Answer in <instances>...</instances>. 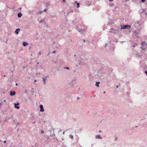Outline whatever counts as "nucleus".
Masks as SVG:
<instances>
[{
	"label": "nucleus",
	"instance_id": "obj_12",
	"mask_svg": "<svg viewBox=\"0 0 147 147\" xmlns=\"http://www.w3.org/2000/svg\"><path fill=\"white\" fill-rule=\"evenodd\" d=\"M42 12V11H40L38 12V14H40Z\"/></svg>",
	"mask_w": 147,
	"mask_h": 147
},
{
	"label": "nucleus",
	"instance_id": "obj_15",
	"mask_svg": "<svg viewBox=\"0 0 147 147\" xmlns=\"http://www.w3.org/2000/svg\"><path fill=\"white\" fill-rule=\"evenodd\" d=\"M69 137H70V138H73V136L72 135H70L69 136Z\"/></svg>",
	"mask_w": 147,
	"mask_h": 147
},
{
	"label": "nucleus",
	"instance_id": "obj_31",
	"mask_svg": "<svg viewBox=\"0 0 147 147\" xmlns=\"http://www.w3.org/2000/svg\"><path fill=\"white\" fill-rule=\"evenodd\" d=\"M4 102H6V100H5L4 101Z\"/></svg>",
	"mask_w": 147,
	"mask_h": 147
},
{
	"label": "nucleus",
	"instance_id": "obj_35",
	"mask_svg": "<svg viewBox=\"0 0 147 147\" xmlns=\"http://www.w3.org/2000/svg\"><path fill=\"white\" fill-rule=\"evenodd\" d=\"M84 42H85V40H84Z\"/></svg>",
	"mask_w": 147,
	"mask_h": 147
},
{
	"label": "nucleus",
	"instance_id": "obj_21",
	"mask_svg": "<svg viewBox=\"0 0 147 147\" xmlns=\"http://www.w3.org/2000/svg\"><path fill=\"white\" fill-rule=\"evenodd\" d=\"M38 53H39V55H41V52L40 51V52H39Z\"/></svg>",
	"mask_w": 147,
	"mask_h": 147
},
{
	"label": "nucleus",
	"instance_id": "obj_14",
	"mask_svg": "<svg viewBox=\"0 0 147 147\" xmlns=\"http://www.w3.org/2000/svg\"><path fill=\"white\" fill-rule=\"evenodd\" d=\"M49 5V3H47L46 4V6H48Z\"/></svg>",
	"mask_w": 147,
	"mask_h": 147
},
{
	"label": "nucleus",
	"instance_id": "obj_41",
	"mask_svg": "<svg viewBox=\"0 0 147 147\" xmlns=\"http://www.w3.org/2000/svg\"><path fill=\"white\" fill-rule=\"evenodd\" d=\"M10 147H11V146H10Z\"/></svg>",
	"mask_w": 147,
	"mask_h": 147
},
{
	"label": "nucleus",
	"instance_id": "obj_23",
	"mask_svg": "<svg viewBox=\"0 0 147 147\" xmlns=\"http://www.w3.org/2000/svg\"><path fill=\"white\" fill-rule=\"evenodd\" d=\"M56 52L55 51H53V53H55Z\"/></svg>",
	"mask_w": 147,
	"mask_h": 147
},
{
	"label": "nucleus",
	"instance_id": "obj_30",
	"mask_svg": "<svg viewBox=\"0 0 147 147\" xmlns=\"http://www.w3.org/2000/svg\"><path fill=\"white\" fill-rule=\"evenodd\" d=\"M36 80H34V82H35L36 81Z\"/></svg>",
	"mask_w": 147,
	"mask_h": 147
},
{
	"label": "nucleus",
	"instance_id": "obj_29",
	"mask_svg": "<svg viewBox=\"0 0 147 147\" xmlns=\"http://www.w3.org/2000/svg\"><path fill=\"white\" fill-rule=\"evenodd\" d=\"M19 105V103H18L17 104H16V105Z\"/></svg>",
	"mask_w": 147,
	"mask_h": 147
},
{
	"label": "nucleus",
	"instance_id": "obj_2",
	"mask_svg": "<svg viewBox=\"0 0 147 147\" xmlns=\"http://www.w3.org/2000/svg\"><path fill=\"white\" fill-rule=\"evenodd\" d=\"M131 27L130 26H129L128 25H123L121 26V29H125L126 28L130 29Z\"/></svg>",
	"mask_w": 147,
	"mask_h": 147
},
{
	"label": "nucleus",
	"instance_id": "obj_18",
	"mask_svg": "<svg viewBox=\"0 0 147 147\" xmlns=\"http://www.w3.org/2000/svg\"><path fill=\"white\" fill-rule=\"evenodd\" d=\"M81 33H83V31L82 30H80V31H79Z\"/></svg>",
	"mask_w": 147,
	"mask_h": 147
},
{
	"label": "nucleus",
	"instance_id": "obj_11",
	"mask_svg": "<svg viewBox=\"0 0 147 147\" xmlns=\"http://www.w3.org/2000/svg\"><path fill=\"white\" fill-rule=\"evenodd\" d=\"M43 79V81H44V84H45V81L46 79V78H42Z\"/></svg>",
	"mask_w": 147,
	"mask_h": 147
},
{
	"label": "nucleus",
	"instance_id": "obj_9",
	"mask_svg": "<svg viewBox=\"0 0 147 147\" xmlns=\"http://www.w3.org/2000/svg\"><path fill=\"white\" fill-rule=\"evenodd\" d=\"M15 108H17L18 109H19L20 108V107L19 106H16V104L15 103Z\"/></svg>",
	"mask_w": 147,
	"mask_h": 147
},
{
	"label": "nucleus",
	"instance_id": "obj_8",
	"mask_svg": "<svg viewBox=\"0 0 147 147\" xmlns=\"http://www.w3.org/2000/svg\"><path fill=\"white\" fill-rule=\"evenodd\" d=\"M22 15L21 13H19L18 14V16L19 18H20L21 17Z\"/></svg>",
	"mask_w": 147,
	"mask_h": 147
},
{
	"label": "nucleus",
	"instance_id": "obj_39",
	"mask_svg": "<svg viewBox=\"0 0 147 147\" xmlns=\"http://www.w3.org/2000/svg\"><path fill=\"white\" fill-rule=\"evenodd\" d=\"M99 132H100V131H99Z\"/></svg>",
	"mask_w": 147,
	"mask_h": 147
},
{
	"label": "nucleus",
	"instance_id": "obj_6",
	"mask_svg": "<svg viewBox=\"0 0 147 147\" xmlns=\"http://www.w3.org/2000/svg\"><path fill=\"white\" fill-rule=\"evenodd\" d=\"M28 44V43L25 42H23L22 44V45L24 46H26Z\"/></svg>",
	"mask_w": 147,
	"mask_h": 147
},
{
	"label": "nucleus",
	"instance_id": "obj_40",
	"mask_svg": "<svg viewBox=\"0 0 147 147\" xmlns=\"http://www.w3.org/2000/svg\"><path fill=\"white\" fill-rule=\"evenodd\" d=\"M109 1H110V0H109Z\"/></svg>",
	"mask_w": 147,
	"mask_h": 147
},
{
	"label": "nucleus",
	"instance_id": "obj_7",
	"mask_svg": "<svg viewBox=\"0 0 147 147\" xmlns=\"http://www.w3.org/2000/svg\"><path fill=\"white\" fill-rule=\"evenodd\" d=\"M100 84L99 82H96V86L97 87H98L99 86V84Z\"/></svg>",
	"mask_w": 147,
	"mask_h": 147
},
{
	"label": "nucleus",
	"instance_id": "obj_5",
	"mask_svg": "<svg viewBox=\"0 0 147 147\" xmlns=\"http://www.w3.org/2000/svg\"><path fill=\"white\" fill-rule=\"evenodd\" d=\"M20 29L19 28L16 29V30L15 31V32L17 34H18L19 33V32L20 31Z\"/></svg>",
	"mask_w": 147,
	"mask_h": 147
},
{
	"label": "nucleus",
	"instance_id": "obj_10",
	"mask_svg": "<svg viewBox=\"0 0 147 147\" xmlns=\"http://www.w3.org/2000/svg\"><path fill=\"white\" fill-rule=\"evenodd\" d=\"M96 139H99V138H102L100 137V135H97L96 136Z\"/></svg>",
	"mask_w": 147,
	"mask_h": 147
},
{
	"label": "nucleus",
	"instance_id": "obj_37",
	"mask_svg": "<svg viewBox=\"0 0 147 147\" xmlns=\"http://www.w3.org/2000/svg\"><path fill=\"white\" fill-rule=\"evenodd\" d=\"M77 3V1H76V2H75V3Z\"/></svg>",
	"mask_w": 147,
	"mask_h": 147
},
{
	"label": "nucleus",
	"instance_id": "obj_36",
	"mask_svg": "<svg viewBox=\"0 0 147 147\" xmlns=\"http://www.w3.org/2000/svg\"><path fill=\"white\" fill-rule=\"evenodd\" d=\"M37 64H39V63L38 62V63H37Z\"/></svg>",
	"mask_w": 147,
	"mask_h": 147
},
{
	"label": "nucleus",
	"instance_id": "obj_22",
	"mask_svg": "<svg viewBox=\"0 0 147 147\" xmlns=\"http://www.w3.org/2000/svg\"><path fill=\"white\" fill-rule=\"evenodd\" d=\"M145 72L146 74V75H147V71H145Z\"/></svg>",
	"mask_w": 147,
	"mask_h": 147
},
{
	"label": "nucleus",
	"instance_id": "obj_1",
	"mask_svg": "<svg viewBox=\"0 0 147 147\" xmlns=\"http://www.w3.org/2000/svg\"><path fill=\"white\" fill-rule=\"evenodd\" d=\"M141 45H142V48L143 50H144L147 47V44L145 42H142Z\"/></svg>",
	"mask_w": 147,
	"mask_h": 147
},
{
	"label": "nucleus",
	"instance_id": "obj_16",
	"mask_svg": "<svg viewBox=\"0 0 147 147\" xmlns=\"http://www.w3.org/2000/svg\"><path fill=\"white\" fill-rule=\"evenodd\" d=\"M41 134H43V133H44V131H42V130H41Z\"/></svg>",
	"mask_w": 147,
	"mask_h": 147
},
{
	"label": "nucleus",
	"instance_id": "obj_3",
	"mask_svg": "<svg viewBox=\"0 0 147 147\" xmlns=\"http://www.w3.org/2000/svg\"><path fill=\"white\" fill-rule=\"evenodd\" d=\"M40 108L41 109L40 110V112H42L44 111V109L43 108V106L42 105H40Z\"/></svg>",
	"mask_w": 147,
	"mask_h": 147
},
{
	"label": "nucleus",
	"instance_id": "obj_4",
	"mask_svg": "<svg viewBox=\"0 0 147 147\" xmlns=\"http://www.w3.org/2000/svg\"><path fill=\"white\" fill-rule=\"evenodd\" d=\"M15 94H16V92L15 91H13V92L11 91L10 92V94L11 95L13 96L14 95H15Z\"/></svg>",
	"mask_w": 147,
	"mask_h": 147
},
{
	"label": "nucleus",
	"instance_id": "obj_33",
	"mask_svg": "<svg viewBox=\"0 0 147 147\" xmlns=\"http://www.w3.org/2000/svg\"><path fill=\"white\" fill-rule=\"evenodd\" d=\"M133 47H135V45Z\"/></svg>",
	"mask_w": 147,
	"mask_h": 147
},
{
	"label": "nucleus",
	"instance_id": "obj_34",
	"mask_svg": "<svg viewBox=\"0 0 147 147\" xmlns=\"http://www.w3.org/2000/svg\"><path fill=\"white\" fill-rule=\"evenodd\" d=\"M113 0H111V1H113Z\"/></svg>",
	"mask_w": 147,
	"mask_h": 147
},
{
	"label": "nucleus",
	"instance_id": "obj_17",
	"mask_svg": "<svg viewBox=\"0 0 147 147\" xmlns=\"http://www.w3.org/2000/svg\"><path fill=\"white\" fill-rule=\"evenodd\" d=\"M142 2H143V3H144L145 2V0H141Z\"/></svg>",
	"mask_w": 147,
	"mask_h": 147
},
{
	"label": "nucleus",
	"instance_id": "obj_38",
	"mask_svg": "<svg viewBox=\"0 0 147 147\" xmlns=\"http://www.w3.org/2000/svg\"><path fill=\"white\" fill-rule=\"evenodd\" d=\"M79 99V98H78V100Z\"/></svg>",
	"mask_w": 147,
	"mask_h": 147
},
{
	"label": "nucleus",
	"instance_id": "obj_27",
	"mask_svg": "<svg viewBox=\"0 0 147 147\" xmlns=\"http://www.w3.org/2000/svg\"><path fill=\"white\" fill-rule=\"evenodd\" d=\"M105 93H106V92H105H105H103V93H104V94H105Z\"/></svg>",
	"mask_w": 147,
	"mask_h": 147
},
{
	"label": "nucleus",
	"instance_id": "obj_28",
	"mask_svg": "<svg viewBox=\"0 0 147 147\" xmlns=\"http://www.w3.org/2000/svg\"><path fill=\"white\" fill-rule=\"evenodd\" d=\"M63 134H65V132H63Z\"/></svg>",
	"mask_w": 147,
	"mask_h": 147
},
{
	"label": "nucleus",
	"instance_id": "obj_32",
	"mask_svg": "<svg viewBox=\"0 0 147 147\" xmlns=\"http://www.w3.org/2000/svg\"><path fill=\"white\" fill-rule=\"evenodd\" d=\"M42 22V21H41L40 22L41 23Z\"/></svg>",
	"mask_w": 147,
	"mask_h": 147
},
{
	"label": "nucleus",
	"instance_id": "obj_13",
	"mask_svg": "<svg viewBox=\"0 0 147 147\" xmlns=\"http://www.w3.org/2000/svg\"><path fill=\"white\" fill-rule=\"evenodd\" d=\"M77 7L78 8L79 7L80 5H79V3H78L77 4Z\"/></svg>",
	"mask_w": 147,
	"mask_h": 147
},
{
	"label": "nucleus",
	"instance_id": "obj_26",
	"mask_svg": "<svg viewBox=\"0 0 147 147\" xmlns=\"http://www.w3.org/2000/svg\"><path fill=\"white\" fill-rule=\"evenodd\" d=\"M16 86H17V85H18V84H17V83H16Z\"/></svg>",
	"mask_w": 147,
	"mask_h": 147
},
{
	"label": "nucleus",
	"instance_id": "obj_20",
	"mask_svg": "<svg viewBox=\"0 0 147 147\" xmlns=\"http://www.w3.org/2000/svg\"><path fill=\"white\" fill-rule=\"evenodd\" d=\"M47 11V9H45L44 10V11Z\"/></svg>",
	"mask_w": 147,
	"mask_h": 147
},
{
	"label": "nucleus",
	"instance_id": "obj_25",
	"mask_svg": "<svg viewBox=\"0 0 147 147\" xmlns=\"http://www.w3.org/2000/svg\"><path fill=\"white\" fill-rule=\"evenodd\" d=\"M65 0H63V2H65Z\"/></svg>",
	"mask_w": 147,
	"mask_h": 147
},
{
	"label": "nucleus",
	"instance_id": "obj_19",
	"mask_svg": "<svg viewBox=\"0 0 147 147\" xmlns=\"http://www.w3.org/2000/svg\"><path fill=\"white\" fill-rule=\"evenodd\" d=\"M65 69H69V67H66L65 68Z\"/></svg>",
	"mask_w": 147,
	"mask_h": 147
},
{
	"label": "nucleus",
	"instance_id": "obj_24",
	"mask_svg": "<svg viewBox=\"0 0 147 147\" xmlns=\"http://www.w3.org/2000/svg\"><path fill=\"white\" fill-rule=\"evenodd\" d=\"M6 140H5L3 142H4V143H6Z\"/></svg>",
	"mask_w": 147,
	"mask_h": 147
}]
</instances>
